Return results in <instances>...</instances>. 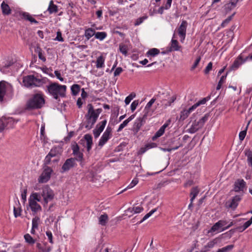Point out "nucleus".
Returning <instances> with one entry per match:
<instances>
[{
	"label": "nucleus",
	"instance_id": "1",
	"mask_svg": "<svg viewBox=\"0 0 252 252\" xmlns=\"http://www.w3.org/2000/svg\"><path fill=\"white\" fill-rule=\"evenodd\" d=\"M66 89L67 87L65 85H60L56 82H50L46 86V92L54 99L60 101V97H65Z\"/></svg>",
	"mask_w": 252,
	"mask_h": 252
},
{
	"label": "nucleus",
	"instance_id": "2",
	"mask_svg": "<svg viewBox=\"0 0 252 252\" xmlns=\"http://www.w3.org/2000/svg\"><path fill=\"white\" fill-rule=\"evenodd\" d=\"M88 111L85 115L86 119V125L85 128L88 129H91L94 124L96 123L99 114L102 112L101 108H98L96 110L94 109L92 104H89L87 105Z\"/></svg>",
	"mask_w": 252,
	"mask_h": 252
},
{
	"label": "nucleus",
	"instance_id": "3",
	"mask_svg": "<svg viewBox=\"0 0 252 252\" xmlns=\"http://www.w3.org/2000/svg\"><path fill=\"white\" fill-rule=\"evenodd\" d=\"M23 83L27 88L40 87L45 83V79H39L33 75H29L23 78Z\"/></svg>",
	"mask_w": 252,
	"mask_h": 252
},
{
	"label": "nucleus",
	"instance_id": "4",
	"mask_svg": "<svg viewBox=\"0 0 252 252\" xmlns=\"http://www.w3.org/2000/svg\"><path fill=\"white\" fill-rule=\"evenodd\" d=\"M45 100L43 95L40 94H36L28 101L26 108L29 110L39 109L43 106Z\"/></svg>",
	"mask_w": 252,
	"mask_h": 252
},
{
	"label": "nucleus",
	"instance_id": "5",
	"mask_svg": "<svg viewBox=\"0 0 252 252\" xmlns=\"http://www.w3.org/2000/svg\"><path fill=\"white\" fill-rule=\"evenodd\" d=\"M61 153L57 148H52L46 156L44 164L45 165L56 166L60 159Z\"/></svg>",
	"mask_w": 252,
	"mask_h": 252
},
{
	"label": "nucleus",
	"instance_id": "6",
	"mask_svg": "<svg viewBox=\"0 0 252 252\" xmlns=\"http://www.w3.org/2000/svg\"><path fill=\"white\" fill-rule=\"evenodd\" d=\"M38 193L40 197H42L43 200L41 202L44 207H46L48 202L53 200L55 196L53 190L48 185L44 186L41 192Z\"/></svg>",
	"mask_w": 252,
	"mask_h": 252
},
{
	"label": "nucleus",
	"instance_id": "7",
	"mask_svg": "<svg viewBox=\"0 0 252 252\" xmlns=\"http://www.w3.org/2000/svg\"><path fill=\"white\" fill-rule=\"evenodd\" d=\"M37 202H41L40 194L37 192L32 193L30 197L29 203L30 208L34 214L41 210L40 205Z\"/></svg>",
	"mask_w": 252,
	"mask_h": 252
},
{
	"label": "nucleus",
	"instance_id": "8",
	"mask_svg": "<svg viewBox=\"0 0 252 252\" xmlns=\"http://www.w3.org/2000/svg\"><path fill=\"white\" fill-rule=\"evenodd\" d=\"M208 118L209 114H206L198 121H194L190 127L188 129L189 132L190 133H194L198 130L201 128L203 126L205 122L208 120Z\"/></svg>",
	"mask_w": 252,
	"mask_h": 252
},
{
	"label": "nucleus",
	"instance_id": "9",
	"mask_svg": "<svg viewBox=\"0 0 252 252\" xmlns=\"http://www.w3.org/2000/svg\"><path fill=\"white\" fill-rule=\"evenodd\" d=\"M43 171L38 179L39 183H45L47 182L51 178V175L53 172V169L48 166L45 165L43 167Z\"/></svg>",
	"mask_w": 252,
	"mask_h": 252
},
{
	"label": "nucleus",
	"instance_id": "10",
	"mask_svg": "<svg viewBox=\"0 0 252 252\" xmlns=\"http://www.w3.org/2000/svg\"><path fill=\"white\" fill-rule=\"evenodd\" d=\"M147 116L143 114L142 116H140L135 120L132 127V130L135 133H137L140 130L141 127L145 124Z\"/></svg>",
	"mask_w": 252,
	"mask_h": 252
},
{
	"label": "nucleus",
	"instance_id": "11",
	"mask_svg": "<svg viewBox=\"0 0 252 252\" xmlns=\"http://www.w3.org/2000/svg\"><path fill=\"white\" fill-rule=\"evenodd\" d=\"M241 199V196L238 195H235L231 200L225 202V207L227 209H231L234 210L238 206L239 202Z\"/></svg>",
	"mask_w": 252,
	"mask_h": 252
},
{
	"label": "nucleus",
	"instance_id": "12",
	"mask_svg": "<svg viewBox=\"0 0 252 252\" xmlns=\"http://www.w3.org/2000/svg\"><path fill=\"white\" fill-rule=\"evenodd\" d=\"M111 133L112 128L108 126L99 141L98 144L99 146L102 147L108 141L111 137Z\"/></svg>",
	"mask_w": 252,
	"mask_h": 252
},
{
	"label": "nucleus",
	"instance_id": "13",
	"mask_svg": "<svg viewBox=\"0 0 252 252\" xmlns=\"http://www.w3.org/2000/svg\"><path fill=\"white\" fill-rule=\"evenodd\" d=\"M76 165L75 159L74 158H69L67 159L63 165L61 172L63 173L69 171L70 169L74 167Z\"/></svg>",
	"mask_w": 252,
	"mask_h": 252
},
{
	"label": "nucleus",
	"instance_id": "14",
	"mask_svg": "<svg viewBox=\"0 0 252 252\" xmlns=\"http://www.w3.org/2000/svg\"><path fill=\"white\" fill-rule=\"evenodd\" d=\"M187 25L188 23L186 21H183L178 29V32L179 36L181 37V41H183L185 38Z\"/></svg>",
	"mask_w": 252,
	"mask_h": 252
},
{
	"label": "nucleus",
	"instance_id": "15",
	"mask_svg": "<svg viewBox=\"0 0 252 252\" xmlns=\"http://www.w3.org/2000/svg\"><path fill=\"white\" fill-rule=\"evenodd\" d=\"M246 185V183L243 179H238L234 183V190L235 192L243 191Z\"/></svg>",
	"mask_w": 252,
	"mask_h": 252
},
{
	"label": "nucleus",
	"instance_id": "16",
	"mask_svg": "<svg viewBox=\"0 0 252 252\" xmlns=\"http://www.w3.org/2000/svg\"><path fill=\"white\" fill-rule=\"evenodd\" d=\"M156 98L153 97L146 104L144 111L143 114L146 115L147 116H151L153 111L151 110V107L152 105L155 103Z\"/></svg>",
	"mask_w": 252,
	"mask_h": 252
},
{
	"label": "nucleus",
	"instance_id": "17",
	"mask_svg": "<svg viewBox=\"0 0 252 252\" xmlns=\"http://www.w3.org/2000/svg\"><path fill=\"white\" fill-rule=\"evenodd\" d=\"M217 243V239H214L212 241H209L206 245L203 247L200 251V252H208L210 249L214 248L216 244Z\"/></svg>",
	"mask_w": 252,
	"mask_h": 252
},
{
	"label": "nucleus",
	"instance_id": "18",
	"mask_svg": "<svg viewBox=\"0 0 252 252\" xmlns=\"http://www.w3.org/2000/svg\"><path fill=\"white\" fill-rule=\"evenodd\" d=\"M2 119L5 126V128H12L17 123V121L12 118L2 117Z\"/></svg>",
	"mask_w": 252,
	"mask_h": 252
},
{
	"label": "nucleus",
	"instance_id": "19",
	"mask_svg": "<svg viewBox=\"0 0 252 252\" xmlns=\"http://www.w3.org/2000/svg\"><path fill=\"white\" fill-rule=\"evenodd\" d=\"M181 48L182 46L179 44L178 41L172 38L169 51L170 52L180 51Z\"/></svg>",
	"mask_w": 252,
	"mask_h": 252
},
{
	"label": "nucleus",
	"instance_id": "20",
	"mask_svg": "<svg viewBox=\"0 0 252 252\" xmlns=\"http://www.w3.org/2000/svg\"><path fill=\"white\" fill-rule=\"evenodd\" d=\"M84 138L86 141L87 152H89L93 145V137L91 134H87L84 135Z\"/></svg>",
	"mask_w": 252,
	"mask_h": 252
},
{
	"label": "nucleus",
	"instance_id": "21",
	"mask_svg": "<svg viewBox=\"0 0 252 252\" xmlns=\"http://www.w3.org/2000/svg\"><path fill=\"white\" fill-rule=\"evenodd\" d=\"M6 85L4 81L0 82V102H2L6 94Z\"/></svg>",
	"mask_w": 252,
	"mask_h": 252
},
{
	"label": "nucleus",
	"instance_id": "22",
	"mask_svg": "<svg viewBox=\"0 0 252 252\" xmlns=\"http://www.w3.org/2000/svg\"><path fill=\"white\" fill-rule=\"evenodd\" d=\"M192 106L188 109H184L180 113V120L184 121L187 119L189 116V114L194 109H192Z\"/></svg>",
	"mask_w": 252,
	"mask_h": 252
},
{
	"label": "nucleus",
	"instance_id": "23",
	"mask_svg": "<svg viewBox=\"0 0 252 252\" xmlns=\"http://www.w3.org/2000/svg\"><path fill=\"white\" fill-rule=\"evenodd\" d=\"M176 99V95H174L170 97H168V99L167 100L164 99H162L161 100L162 105H163L165 108H166L167 107L170 106L171 104L173 103Z\"/></svg>",
	"mask_w": 252,
	"mask_h": 252
},
{
	"label": "nucleus",
	"instance_id": "24",
	"mask_svg": "<svg viewBox=\"0 0 252 252\" xmlns=\"http://www.w3.org/2000/svg\"><path fill=\"white\" fill-rule=\"evenodd\" d=\"M1 9L3 14L8 15L11 14V10L8 4L3 1L1 4Z\"/></svg>",
	"mask_w": 252,
	"mask_h": 252
},
{
	"label": "nucleus",
	"instance_id": "25",
	"mask_svg": "<svg viewBox=\"0 0 252 252\" xmlns=\"http://www.w3.org/2000/svg\"><path fill=\"white\" fill-rule=\"evenodd\" d=\"M95 32L94 29L89 28L85 30L84 35L87 40H89L94 35L95 36Z\"/></svg>",
	"mask_w": 252,
	"mask_h": 252
},
{
	"label": "nucleus",
	"instance_id": "26",
	"mask_svg": "<svg viewBox=\"0 0 252 252\" xmlns=\"http://www.w3.org/2000/svg\"><path fill=\"white\" fill-rule=\"evenodd\" d=\"M47 10L50 14L57 13L58 11V6L54 4V1L53 0H51L50 1Z\"/></svg>",
	"mask_w": 252,
	"mask_h": 252
},
{
	"label": "nucleus",
	"instance_id": "27",
	"mask_svg": "<svg viewBox=\"0 0 252 252\" xmlns=\"http://www.w3.org/2000/svg\"><path fill=\"white\" fill-rule=\"evenodd\" d=\"M199 189H198V187H193L191 189V191L190 193V196L191 197L190 198V201L193 202V200L195 199V197L197 196L198 194L199 193Z\"/></svg>",
	"mask_w": 252,
	"mask_h": 252
},
{
	"label": "nucleus",
	"instance_id": "28",
	"mask_svg": "<svg viewBox=\"0 0 252 252\" xmlns=\"http://www.w3.org/2000/svg\"><path fill=\"white\" fill-rule=\"evenodd\" d=\"M104 58L102 56L97 57L96 61V67L97 68H102L104 66Z\"/></svg>",
	"mask_w": 252,
	"mask_h": 252
},
{
	"label": "nucleus",
	"instance_id": "29",
	"mask_svg": "<svg viewBox=\"0 0 252 252\" xmlns=\"http://www.w3.org/2000/svg\"><path fill=\"white\" fill-rule=\"evenodd\" d=\"M22 15L23 18L30 21L31 23H33L35 24H38V21L32 18V17L29 13L23 12Z\"/></svg>",
	"mask_w": 252,
	"mask_h": 252
},
{
	"label": "nucleus",
	"instance_id": "30",
	"mask_svg": "<svg viewBox=\"0 0 252 252\" xmlns=\"http://www.w3.org/2000/svg\"><path fill=\"white\" fill-rule=\"evenodd\" d=\"M108 220V216L106 214L101 215L98 218L99 223L102 226L106 225Z\"/></svg>",
	"mask_w": 252,
	"mask_h": 252
},
{
	"label": "nucleus",
	"instance_id": "31",
	"mask_svg": "<svg viewBox=\"0 0 252 252\" xmlns=\"http://www.w3.org/2000/svg\"><path fill=\"white\" fill-rule=\"evenodd\" d=\"M245 154L247 157V161L249 165L252 167V151L250 149L246 150Z\"/></svg>",
	"mask_w": 252,
	"mask_h": 252
},
{
	"label": "nucleus",
	"instance_id": "32",
	"mask_svg": "<svg viewBox=\"0 0 252 252\" xmlns=\"http://www.w3.org/2000/svg\"><path fill=\"white\" fill-rule=\"evenodd\" d=\"M160 53L159 50L157 48H152L150 49L146 53V56L148 57L150 56L155 57Z\"/></svg>",
	"mask_w": 252,
	"mask_h": 252
},
{
	"label": "nucleus",
	"instance_id": "33",
	"mask_svg": "<svg viewBox=\"0 0 252 252\" xmlns=\"http://www.w3.org/2000/svg\"><path fill=\"white\" fill-rule=\"evenodd\" d=\"M227 74H228V72H227L225 74V75H222L221 76V77L218 82V85L216 87L217 90H220V88H221L222 84H223L225 82Z\"/></svg>",
	"mask_w": 252,
	"mask_h": 252
},
{
	"label": "nucleus",
	"instance_id": "34",
	"mask_svg": "<svg viewBox=\"0 0 252 252\" xmlns=\"http://www.w3.org/2000/svg\"><path fill=\"white\" fill-rule=\"evenodd\" d=\"M80 91V86L78 84H74L71 87V94L73 95H76Z\"/></svg>",
	"mask_w": 252,
	"mask_h": 252
},
{
	"label": "nucleus",
	"instance_id": "35",
	"mask_svg": "<svg viewBox=\"0 0 252 252\" xmlns=\"http://www.w3.org/2000/svg\"><path fill=\"white\" fill-rule=\"evenodd\" d=\"M239 60H242V58L241 56H239L238 59L235 60L232 65L231 67L233 69H237L241 64L246 61V59H245L241 62L239 61Z\"/></svg>",
	"mask_w": 252,
	"mask_h": 252
},
{
	"label": "nucleus",
	"instance_id": "36",
	"mask_svg": "<svg viewBox=\"0 0 252 252\" xmlns=\"http://www.w3.org/2000/svg\"><path fill=\"white\" fill-rule=\"evenodd\" d=\"M236 5V4L231 0L229 3L225 4V9L226 12H229L233 9Z\"/></svg>",
	"mask_w": 252,
	"mask_h": 252
},
{
	"label": "nucleus",
	"instance_id": "37",
	"mask_svg": "<svg viewBox=\"0 0 252 252\" xmlns=\"http://www.w3.org/2000/svg\"><path fill=\"white\" fill-rule=\"evenodd\" d=\"M138 183V178H134L133 179V180L131 181V182L130 183V184L128 186H127L126 188H125L124 189H123L121 192V193H122V192H124L125 191L127 190V189H131V188H133L135 185H136Z\"/></svg>",
	"mask_w": 252,
	"mask_h": 252
},
{
	"label": "nucleus",
	"instance_id": "38",
	"mask_svg": "<svg viewBox=\"0 0 252 252\" xmlns=\"http://www.w3.org/2000/svg\"><path fill=\"white\" fill-rule=\"evenodd\" d=\"M233 248V245H229L224 247H223L221 249H218V251L216 252H229L231 251Z\"/></svg>",
	"mask_w": 252,
	"mask_h": 252
},
{
	"label": "nucleus",
	"instance_id": "39",
	"mask_svg": "<svg viewBox=\"0 0 252 252\" xmlns=\"http://www.w3.org/2000/svg\"><path fill=\"white\" fill-rule=\"evenodd\" d=\"M107 36V33L104 32H95V37L100 40H103Z\"/></svg>",
	"mask_w": 252,
	"mask_h": 252
},
{
	"label": "nucleus",
	"instance_id": "40",
	"mask_svg": "<svg viewBox=\"0 0 252 252\" xmlns=\"http://www.w3.org/2000/svg\"><path fill=\"white\" fill-rule=\"evenodd\" d=\"M40 222V218L38 216H35L32 220V227L33 228H38Z\"/></svg>",
	"mask_w": 252,
	"mask_h": 252
},
{
	"label": "nucleus",
	"instance_id": "41",
	"mask_svg": "<svg viewBox=\"0 0 252 252\" xmlns=\"http://www.w3.org/2000/svg\"><path fill=\"white\" fill-rule=\"evenodd\" d=\"M106 123H107V120H104L99 122V123H98L96 125L95 127L102 132L105 126H106Z\"/></svg>",
	"mask_w": 252,
	"mask_h": 252
},
{
	"label": "nucleus",
	"instance_id": "42",
	"mask_svg": "<svg viewBox=\"0 0 252 252\" xmlns=\"http://www.w3.org/2000/svg\"><path fill=\"white\" fill-rule=\"evenodd\" d=\"M164 133V130L161 127L155 133V135L152 137L153 140H155L157 138L160 137Z\"/></svg>",
	"mask_w": 252,
	"mask_h": 252
},
{
	"label": "nucleus",
	"instance_id": "43",
	"mask_svg": "<svg viewBox=\"0 0 252 252\" xmlns=\"http://www.w3.org/2000/svg\"><path fill=\"white\" fill-rule=\"evenodd\" d=\"M24 238L26 241L30 244H33L35 243L34 240L32 238V237L29 234H27L24 235Z\"/></svg>",
	"mask_w": 252,
	"mask_h": 252
},
{
	"label": "nucleus",
	"instance_id": "44",
	"mask_svg": "<svg viewBox=\"0 0 252 252\" xmlns=\"http://www.w3.org/2000/svg\"><path fill=\"white\" fill-rule=\"evenodd\" d=\"M120 51L124 55L126 56L127 54V46L124 44H120L119 45Z\"/></svg>",
	"mask_w": 252,
	"mask_h": 252
},
{
	"label": "nucleus",
	"instance_id": "45",
	"mask_svg": "<svg viewBox=\"0 0 252 252\" xmlns=\"http://www.w3.org/2000/svg\"><path fill=\"white\" fill-rule=\"evenodd\" d=\"M129 210H131L130 211L131 212H133L134 213H139L142 211H143V209L142 207H141L140 206H134L131 209L129 208Z\"/></svg>",
	"mask_w": 252,
	"mask_h": 252
},
{
	"label": "nucleus",
	"instance_id": "46",
	"mask_svg": "<svg viewBox=\"0 0 252 252\" xmlns=\"http://www.w3.org/2000/svg\"><path fill=\"white\" fill-rule=\"evenodd\" d=\"M207 101V99L206 98H204L202 100L199 101L194 105L192 106V109H195L198 106H199L201 104H204L206 103Z\"/></svg>",
	"mask_w": 252,
	"mask_h": 252
},
{
	"label": "nucleus",
	"instance_id": "47",
	"mask_svg": "<svg viewBox=\"0 0 252 252\" xmlns=\"http://www.w3.org/2000/svg\"><path fill=\"white\" fill-rule=\"evenodd\" d=\"M157 209L155 208L152 210L148 213H147L145 216L143 218L142 220L140 221V222H142L149 218L153 213H154L156 211H157Z\"/></svg>",
	"mask_w": 252,
	"mask_h": 252
},
{
	"label": "nucleus",
	"instance_id": "48",
	"mask_svg": "<svg viewBox=\"0 0 252 252\" xmlns=\"http://www.w3.org/2000/svg\"><path fill=\"white\" fill-rule=\"evenodd\" d=\"M234 15V13L232 14V15L229 16L228 18H227L225 20H224L221 24V26L223 28L225 27L231 20L233 15Z\"/></svg>",
	"mask_w": 252,
	"mask_h": 252
},
{
	"label": "nucleus",
	"instance_id": "49",
	"mask_svg": "<svg viewBox=\"0 0 252 252\" xmlns=\"http://www.w3.org/2000/svg\"><path fill=\"white\" fill-rule=\"evenodd\" d=\"M247 127L246 128V129L245 130L241 131L239 133V140H240V141H242L244 139V138L246 135V134H247Z\"/></svg>",
	"mask_w": 252,
	"mask_h": 252
},
{
	"label": "nucleus",
	"instance_id": "50",
	"mask_svg": "<svg viewBox=\"0 0 252 252\" xmlns=\"http://www.w3.org/2000/svg\"><path fill=\"white\" fill-rule=\"evenodd\" d=\"M221 227L220 226L218 222L215 223L211 227V229L209 231V232H213L219 230Z\"/></svg>",
	"mask_w": 252,
	"mask_h": 252
},
{
	"label": "nucleus",
	"instance_id": "51",
	"mask_svg": "<svg viewBox=\"0 0 252 252\" xmlns=\"http://www.w3.org/2000/svg\"><path fill=\"white\" fill-rule=\"evenodd\" d=\"M73 155L76 157V158H74L75 160H77L79 161H81L83 160V153L79 152L78 153H77L75 154H73Z\"/></svg>",
	"mask_w": 252,
	"mask_h": 252
},
{
	"label": "nucleus",
	"instance_id": "52",
	"mask_svg": "<svg viewBox=\"0 0 252 252\" xmlns=\"http://www.w3.org/2000/svg\"><path fill=\"white\" fill-rule=\"evenodd\" d=\"M213 66V63L212 62H210L207 66L206 67L204 70V72L205 74H207L209 73V72L212 70Z\"/></svg>",
	"mask_w": 252,
	"mask_h": 252
},
{
	"label": "nucleus",
	"instance_id": "53",
	"mask_svg": "<svg viewBox=\"0 0 252 252\" xmlns=\"http://www.w3.org/2000/svg\"><path fill=\"white\" fill-rule=\"evenodd\" d=\"M139 104V101L138 100H135L133 101L130 105V109L132 112H133L137 107Z\"/></svg>",
	"mask_w": 252,
	"mask_h": 252
},
{
	"label": "nucleus",
	"instance_id": "54",
	"mask_svg": "<svg viewBox=\"0 0 252 252\" xmlns=\"http://www.w3.org/2000/svg\"><path fill=\"white\" fill-rule=\"evenodd\" d=\"M72 150L73 151V154H75L80 152L79 146L76 143H75L72 145Z\"/></svg>",
	"mask_w": 252,
	"mask_h": 252
},
{
	"label": "nucleus",
	"instance_id": "55",
	"mask_svg": "<svg viewBox=\"0 0 252 252\" xmlns=\"http://www.w3.org/2000/svg\"><path fill=\"white\" fill-rule=\"evenodd\" d=\"M129 122L126 120H125L123 123H122L120 126H119V127L118 128V129H117V131L118 132H120L121 131L125 126H127V125L128 124Z\"/></svg>",
	"mask_w": 252,
	"mask_h": 252
},
{
	"label": "nucleus",
	"instance_id": "56",
	"mask_svg": "<svg viewBox=\"0 0 252 252\" xmlns=\"http://www.w3.org/2000/svg\"><path fill=\"white\" fill-rule=\"evenodd\" d=\"M21 209L20 208L14 207V215L15 218L21 216Z\"/></svg>",
	"mask_w": 252,
	"mask_h": 252
},
{
	"label": "nucleus",
	"instance_id": "57",
	"mask_svg": "<svg viewBox=\"0 0 252 252\" xmlns=\"http://www.w3.org/2000/svg\"><path fill=\"white\" fill-rule=\"evenodd\" d=\"M156 147H157V144L155 143L148 144L146 145V147L145 149L142 151V153H144L147 149L155 148Z\"/></svg>",
	"mask_w": 252,
	"mask_h": 252
},
{
	"label": "nucleus",
	"instance_id": "58",
	"mask_svg": "<svg viewBox=\"0 0 252 252\" xmlns=\"http://www.w3.org/2000/svg\"><path fill=\"white\" fill-rule=\"evenodd\" d=\"M201 60V57H198L195 60L194 63L192 65V66L191 67V70H194L198 65L200 61Z\"/></svg>",
	"mask_w": 252,
	"mask_h": 252
},
{
	"label": "nucleus",
	"instance_id": "59",
	"mask_svg": "<svg viewBox=\"0 0 252 252\" xmlns=\"http://www.w3.org/2000/svg\"><path fill=\"white\" fill-rule=\"evenodd\" d=\"M102 132L101 131L99 130L96 127L93 130V134L95 138H97L99 137L100 133Z\"/></svg>",
	"mask_w": 252,
	"mask_h": 252
},
{
	"label": "nucleus",
	"instance_id": "60",
	"mask_svg": "<svg viewBox=\"0 0 252 252\" xmlns=\"http://www.w3.org/2000/svg\"><path fill=\"white\" fill-rule=\"evenodd\" d=\"M123 71V68L121 67H117L114 73V76H119Z\"/></svg>",
	"mask_w": 252,
	"mask_h": 252
},
{
	"label": "nucleus",
	"instance_id": "61",
	"mask_svg": "<svg viewBox=\"0 0 252 252\" xmlns=\"http://www.w3.org/2000/svg\"><path fill=\"white\" fill-rule=\"evenodd\" d=\"M5 128V126L1 118L0 119V133L3 132Z\"/></svg>",
	"mask_w": 252,
	"mask_h": 252
},
{
	"label": "nucleus",
	"instance_id": "62",
	"mask_svg": "<svg viewBox=\"0 0 252 252\" xmlns=\"http://www.w3.org/2000/svg\"><path fill=\"white\" fill-rule=\"evenodd\" d=\"M172 1V0H167V2L165 5V6L161 7L160 9H162L163 8H164L165 9H168L171 7Z\"/></svg>",
	"mask_w": 252,
	"mask_h": 252
},
{
	"label": "nucleus",
	"instance_id": "63",
	"mask_svg": "<svg viewBox=\"0 0 252 252\" xmlns=\"http://www.w3.org/2000/svg\"><path fill=\"white\" fill-rule=\"evenodd\" d=\"M46 235L47 236V237H48V238L49 239V242L51 244H53V236H52V232L51 231H47L46 232Z\"/></svg>",
	"mask_w": 252,
	"mask_h": 252
},
{
	"label": "nucleus",
	"instance_id": "64",
	"mask_svg": "<svg viewBox=\"0 0 252 252\" xmlns=\"http://www.w3.org/2000/svg\"><path fill=\"white\" fill-rule=\"evenodd\" d=\"M54 73H55L56 76L57 77L58 79H59L61 81H63V80H64L63 78L61 76V74L59 71L56 70V71H55Z\"/></svg>",
	"mask_w": 252,
	"mask_h": 252
}]
</instances>
